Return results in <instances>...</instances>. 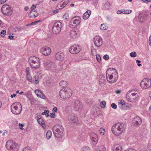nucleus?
Wrapping results in <instances>:
<instances>
[{"label":"nucleus","mask_w":151,"mask_h":151,"mask_svg":"<svg viewBox=\"0 0 151 151\" xmlns=\"http://www.w3.org/2000/svg\"><path fill=\"white\" fill-rule=\"evenodd\" d=\"M68 121L73 123H76L78 121V118L77 116L74 113H70L68 116Z\"/></svg>","instance_id":"9b49d317"},{"label":"nucleus","mask_w":151,"mask_h":151,"mask_svg":"<svg viewBox=\"0 0 151 151\" xmlns=\"http://www.w3.org/2000/svg\"><path fill=\"white\" fill-rule=\"evenodd\" d=\"M35 93L37 96L38 97L39 96V94L41 93V91L39 89H36L35 90Z\"/></svg>","instance_id":"37998d69"},{"label":"nucleus","mask_w":151,"mask_h":151,"mask_svg":"<svg viewBox=\"0 0 151 151\" xmlns=\"http://www.w3.org/2000/svg\"><path fill=\"white\" fill-rule=\"evenodd\" d=\"M51 52V49L49 47H46L43 49L42 53L44 55H47L50 53Z\"/></svg>","instance_id":"5701e85b"},{"label":"nucleus","mask_w":151,"mask_h":151,"mask_svg":"<svg viewBox=\"0 0 151 151\" xmlns=\"http://www.w3.org/2000/svg\"><path fill=\"white\" fill-rule=\"evenodd\" d=\"M120 104H121L122 106L124 105H125L124 101H123L122 100H121V102L120 103Z\"/></svg>","instance_id":"69168bd1"},{"label":"nucleus","mask_w":151,"mask_h":151,"mask_svg":"<svg viewBox=\"0 0 151 151\" xmlns=\"http://www.w3.org/2000/svg\"><path fill=\"white\" fill-rule=\"evenodd\" d=\"M36 7V6L35 5H33L31 8V11H33Z\"/></svg>","instance_id":"e2e57ef3"},{"label":"nucleus","mask_w":151,"mask_h":151,"mask_svg":"<svg viewBox=\"0 0 151 151\" xmlns=\"http://www.w3.org/2000/svg\"><path fill=\"white\" fill-rule=\"evenodd\" d=\"M104 9H109L110 8V4L108 2H106L104 4Z\"/></svg>","instance_id":"473e14b6"},{"label":"nucleus","mask_w":151,"mask_h":151,"mask_svg":"<svg viewBox=\"0 0 151 151\" xmlns=\"http://www.w3.org/2000/svg\"><path fill=\"white\" fill-rule=\"evenodd\" d=\"M11 111L14 114L18 115L21 112L22 107L20 103L17 102L13 103L11 106Z\"/></svg>","instance_id":"7ed1b4c3"},{"label":"nucleus","mask_w":151,"mask_h":151,"mask_svg":"<svg viewBox=\"0 0 151 151\" xmlns=\"http://www.w3.org/2000/svg\"><path fill=\"white\" fill-rule=\"evenodd\" d=\"M142 122V119L139 117L136 116L132 119V124L134 126L137 127L141 124Z\"/></svg>","instance_id":"f8f14e48"},{"label":"nucleus","mask_w":151,"mask_h":151,"mask_svg":"<svg viewBox=\"0 0 151 151\" xmlns=\"http://www.w3.org/2000/svg\"><path fill=\"white\" fill-rule=\"evenodd\" d=\"M27 79L30 82L33 83L35 81L36 84H38L39 82L38 81V77L37 76H33V78L30 77V76H27Z\"/></svg>","instance_id":"2eb2a0df"},{"label":"nucleus","mask_w":151,"mask_h":151,"mask_svg":"<svg viewBox=\"0 0 151 151\" xmlns=\"http://www.w3.org/2000/svg\"><path fill=\"white\" fill-rule=\"evenodd\" d=\"M142 18L145 20H146L149 17V14L147 13H145L141 16Z\"/></svg>","instance_id":"72a5a7b5"},{"label":"nucleus","mask_w":151,"mask_h":151,"mask_svg":"<svg viewBox=\"0 0 151 151\" xmlns=\"http://www.w3.org/2000/svg\"><path fill=\"white\" fill-rule=\"evenodd\" d=\"M100 29L102 30H104L106 29V27L105 24H103L101 25Z\"/></svg>","instance_id":"a19ab883"},{"label":"nucleus","mask_w":151,"mask_h":151,"mask_svg":"<svg viewBox=\"0 0 151 151\" xmlns=\"http://www.w3.org/2000/svg\"><path fill=\"white\" fill-rule=\"evenodd\" d=\"M99 81L100 84H104L105 82V78L104 76L101 75L99 78Z\"/></svg>","instance_id":"a878e982"},{"label":"nucleus","mask_w":151,"mask_h":151,"mask_svg":"<svg viewBox=\"0 0 151 151\" xmlns=\"http://www.w3.org/2000/svg\"><path fill=\"white\" fill-rule=\"evenodd\" d=\"M132 12V10H123L122 13H123V14H128L131 13Z\"/></svg>","instance_id":"58836bf2"},{"label":"nucleus","mask_w":151,"mask_h":151,"mask_svg":"<svg viewBox=\"0 0 151 151\" xmlns=\"http://www.w3.org/2000/svg\"><path fill=\"white\" fill-rule=\"evenodd\" d=\"M103 58L105 60H107L109 59V56L108 55L106 54L104 56Z\"/></svg>","instance_id":"864d4df0"},{"label":"nucleus","mask_w":151,"mask_h":151,"mask_svg":"<svg viewBox=\"0 0 151 151\" xmlns=\"http://www.w3.org/2000/svg\"><path fill=\"white\" fill-rule=\"evenodd\" d=\"M52 136V132L50 131H48L46 133L47 138V139H49Z\"/></svg>","instance_id":"c9c22d12"},{"label":"nucleus","mask_w":151,"mask_h":151,"mask_svg":"<svg viewBox=\"0 0 151 151\" xmlns=\"http://www.w3.org/2000/svg\"><path fill=\"white\" fill-rule=\"evenodd\" d=\"M37 121L38 123L41 125V126L43 128H45V126L44 121L41 118H38Z\"/></svg>","instance_id":"c85d7f7f"},{"label":"nucleus","mask_w":151,"mask_h":151,"mask_svg":"<svg viewBox=\"0 0 151 151\" xmlns=\"http://www.w3.org/2000/svg\"><path fill=\"white\" fill-rule=\"evenodd\" d=\"M29 67H27L26 68V71H27V76H29Z\"/></svg>","instance_id":"052dcab7"},{"label":"nucleus","mask_w":151,"mask_h":151,"mask_svg":"<svg viewBox=\"0 0 151 151\" xmlns=\"http://www.w3.org/2000/svg\"><path fill=\"white\" fill-rule=\"evenodd\" d=\"M96 55V58L98 62H99L101 60V58L100 55L99 54H97Z\"/></svg>","instance_id":"de8ad7c7"},{"label":"nucleus","mask_w":151,"mask_h":151,"mask_svg":"<svg viewBox=\"0 0 151 151\" xmlns=\"http://www.w3.org/2000/svg\"><path fill=\"white\" fill-rule=\"evenodd\" d=\"M19 127H20V129H21L22 130H23L24 129V128H23L24 125L22 124L19 123Z\"/></svg>","instance_id":"13d9d810"},{"label":"nucleus","mask_w":151,"mask_h":151,"mask_svg":"<svg viewBox=\"0 0 151 151\" xmlns=\"http://www.w3.org/2000/svg\"><path fill=\"white\" fill-rule=\"evenodd\" d=\"M126 127L125 125L123 123H117L114 124L111 128L113 133L115 135H119L123 131Z\"/></svg>","instance_id":"f257e3e1"},{"label":"nucleus","mask_w":151,"mask_h":151,"mask_svg":"<svg viewBox=\"0 0 151 151\" xmlns=\"http://www.w3.org/2000/svg\"><path fill=\"white\" fill-rule=\"evenodd\" d=\"M81 49L80 47H79L78 45H75L69 48V51L71 54H76L78 53Z\"/></svg>","instance_id":"9d476101"},{"label":"nucleus","mask_w":151,"mask_h":151,"mask_svg":"<svg viewBox=\"0 0 151 151\" xmlns=\"http://www.w3.org/2000/svg\"><path fill=\"white\" fill-rule=\"evenodd\" d=\"M81 103L78 100H76L75 102L74 109L75 111H78L82 108Z\"/></svg>","instance_id":"6ab92c4d"},{"label":"nucleus","mask_w":151,"mask_h":151,"mask_svg":"<svg viewBox=\"0 0 151 151\" xmlns=\"http://www.w3.org/2000/svg\"><path fill=\"white\" fill-rule=\"evenodd\" d=\"M35 12L36 11H31L29 14V16L30 18H35L37 16V13H35Z\"/></svg>","instance_id":"cd10ccee"},{"label":"nucleus","mask_w":151,"mask_h":151,"mask_svg":"<svg viewBox=\"0 0 151 151\" xmlns=\"http://www.w3.org/2000/svg\"><path fill=\"white\" fill-rule=\"evenodd\" d=\"M80 17L78 16L75 17L73 18L70 22L69 26L72 28H74L80 23Z\"/></svg>","instance_id":"1a4fd4ad"},{"label":"nucleus","mask_w":151,"mask_h":151,"mask_svg":"<svg viewBox=\"0 0 151 151\" xmlns=\"http://www.w3.org/2000/svg\"><path fill=\"white\" fill-rule=\"evenodd\" d=\"M12 8L10 7L9 8V9H8V10H5V11L2 12L4 14V15L8 16H10L12 14Z\"/></svg>","instance_id":"b1692460"},{"label":"nucleus","mask_w":151,"mask_h":151,"mask_svg":"<svg viewBox=\"0 0 151 151\" xmlns=\"http://www.w3.org/2000/svg\"><path fill=\"white\" fill-rule=\"evenodd\" d=\"M132 91H133V90L129 91L127 93L126 98L128 101L130 102L136 101L138 99L137 93H133L130 94Z\"/></svg>","instance_id":"39448f33"},{"label":"nucleus","mask_w":151,"mask_h":151,"mask_svg":"<svg viewBox=\"0 0 151 151\" xmlns=\"http://www.w3.org/2000/svg\"><path fill=\"white\" fill-rule=\"evenodd\" d=\"M92 143L95 146L97 144L98 141V138L96 134L95 133H92L91 135Z\"/></svg>","instance_id":"aec40b11"},{"label":"nucleus","mask_w":151,"mask_h":151,"mask_svg":"<svg viewBox=\"0 0 151 151\" xmlns=\"http://www.w3.org/2000/svg\"><path fill=\"white\" fill-rule=\"evenodd\" d=\"M47 65L50 68L54 67L55 65V63L52 61H49L47 62Z\"/></svg>","instance_id":"f704fd0d"},{"label":"nucleus","mask_w":151,"mask_h":151,"mask_svg":"<svg viewBox=\"0 0 151 151\" xmlns=\"http://www.w3.org/2000/svg\"><path fill=\"white\" fill-rule=\"evenodd\" d=\"M143 19L142 18V16H140L139 17V21L140 22H143Z\"/></svg>","instance_id":"4d7b16f0"},{"label":"nucleus","mask_w":151,"mask_h":151,"mask_svg":"<svg viewBox=\"0 0 151 151\" xmlns=\"http://www.w3.org/2000/svg\"><path fill=\"white\" fill-rule=\"evenodd\" d=\"M30 66L31 67L35 69H37L39 68L40 66V62H39V65H38V67H37V64H35V63H30Z\"/></svg>","instance_id":"c756f323"},{"label":"nucleus","mask_w":151,"mask_h":151,"mask_svg":"<svg viewBox=\"0 0 151 151\" xmlns=\"http://www.w3.org/2000/svg\"><path fill=\"white\" fill-rule=\"evenodd\" d=\"M105 150V148L104 145H100L98 146L96 148L97 151H104Z\"/></svg>","instance_id":"7c9ffc66"},{"label":"nucleus","mask_w":151,"mask_h":151,"mask_svg":"<svg viewBox=\"0 0 151 151\" xmlns=\"http://www.w3.org/2000/svg\"><path fill=\"white\" fill-rule=\"evenodd\" d=\"M22 151H31L29 147H26L24 148Z\"/></svg>","instance_id":"5fc2aeb1"},{"label":"nucleus","mask_w":151,"mask_h":151,"mask_svg":"<svg viewBox=\"0 0 151 151\" xmlns=\"http://www.w3.org/2000/svg\"><path fill=\"white\" fill-rule=\"evenodd\" d=\"M6 147L8 149L11 150H14L15 151H17L19 149L18 145L13 141L9 140L6 142Z\"/></svg>","instance_id":"423d86ee"},{"label":"nucleus","mask_w":151,"mask_h":151,"mask_svg":"<svg viewBox=\"0 0 151 151\" xmlns=\"http://www.w3.org/2000/svg\"><path fill=\"white\" fill-rule=\"evenodd\" d=\"M111 107L114 109H116L117 107V105L114 103H113L111 105Z\"/></svg>","instance_id":"3c124183"},{"label":"nucleus","mask_w":151,"mask_h":151,"mask_svg":"<svg viewBox=\"0 0 151 151\" xmlns=\"http://www.w3.org/2000/svg\"><path fill=\"white\" fill-rule=\"evenodd\" d=\"M64 57V55L63 53L61 52H58L55 55V58L58 60H63Z\"/></svg>","instance_id":"a211bd4d"},{"label":"nucleus","mask_w":151,"mask_h":151,"mask_svg":"<svg viewBox=\"0 0 151 151\" xmlns=\"http://www.w3.org/2000/svg\"><path fill=\"white\" fill-rule=\"evenodd\" d=\"M95 45L98 47H100L102 44V40L99 37L96 36L93 39Z\"/></svg>","instance_id":"ddd939ff"},{"label":"nucleus","mask_w":151,"mask_h":151,"mask_svg":"<svg viewBox=\"0 0 151 151\" xmlns=\"http://www.w3.org/2000/svg\"><path fill=\"white\" fill-rule=\"evenodd\" d=\"M45 111L46 112V114H45V115L47 117H48L49 116V111L48 110H45Z\"/></svg>","instance_id":"bf43d9fd"},{"label":"nucleus","mask_w":151,"mask_h":151,"mask_svg":"<svg viewBox=\"0 0 151 151\" xmlns=\"http://www.w3.org/2000/svg\"><path fill=\"white\" fill-rule=\"evenodd\" d=\"M9 5H7V4H5L3 5L1 9V10L2 12H3V11H5L6 9V8H7V7H9Z\"/></svg>","instance_id":"4c0bfd02"},{"label":"nucleus","mask_w":151,"mask_h":151,"mask_svg":"<svg viewBox=\"0 0 151 151\" xmlns=\"http://www.w3.org/2000/svg\"><path fill=\"white\" fill-rule=\"evenodd\" d=\"M91 14V11L89 10H87L83 15V18L84 19H87L89 17Z\"/></svg>","instance_id":"393cba45"},{"label":"nucleus","mask_w":151,"mask_h":151,"mask_svg":"<svg viewBox=\"0 0 151 151\" xmlns=\"http://www.w3.org/2000/svg\"><path fill=\"white\" fill-rule=\"evenodd\" d=\"M6 31L5 30H2L1 32V35L2 36H4L6 34Z\"/></svg>","instance_id":"8fccbe9b"},{"label":"nucleus","mask_w":151,"mask_h":151,"mask_svg":"<svg viewBox=\"0 0 151 151\" xmlns=\"http://www.w3.org/2000/svg\"><path fill=\"white\" fill-rule=\"evenodd\" d=\"M39 97L42 98L43 99H45L46 98V97L45 95V94L41 91V93H40V94H39Z\"/></svg>","instance_id":"ea45409f"},{"label":"nucleus","mask_w":151,"mask_h":151,"mask_svg":"<svg viewBox=\"0 0 151 151\" xmlns=\"http://www.w3.org/2000/svg\"><path fill=\"white\" fill-rule=\"evenodd\" d=\"M72 91L68 88H64L60 91V97L63 99H67L70 97L72 95Z\"/></svg>","instance_id":"20e7f679"},{"label":"nucleus","mask_w":151,"mask_h":151,"mask_svg":"<svg viewBox=\"0 0 151 151\" xmlns=\"http://www.w3.org/2000/svg\"><path fill=\"white\" fill-rule=\"evenodd\" d=\"M50 116L51 118H55V114L54 113H52L50 114Z\"/></svg>","instance_id":"6e6d98bb"},{"label":"nucleus","mask_w":151,"mask_h":151,"mask_svg":"<svg viewBox=\"0 0 151 151\" xmlns=\"http://www.w3.org/2000/svg\"><path fill=\"white\" fill-rule=\"evenodd\" d=\"M111 72L112 75L114 76L113 80H114L111 81H110V82H115L117 80L118 78V73L116 71V70L115 69H111Z\"/></svg>","instance_id":"f3484780"},{"label":"nucleus","mask_w":151,"mask_h":151,"mask_svg":"<svg viewBox=\"0 0 151 151\" xmlns=\"http://www.w3.org/2000/svg\"><path fill=\"white\" fill-rule=\"evenodd\" d=\"M60 85L62 87H65L67 85V83L66 81H62L60 82Z\"/></svg>","instance_id":"2f4dec72"},{"label":"nucleus","mask_w":151,"mask_h":151,"mask_svg":"<svg viewBox=\"0 0 151 151\" xmlns=\"http://www.w3.org/2000/svg\"><path fill=\"white\" fill-rule=\"evenodd\" d=\"M57 110H58L57 108L56 107H54L53 108L52 111H55V112H56L57 111Z\"/></svg>","instance_id":"338daca9"},{"label":"nucleus","mask_w":151,"mask_h":151,"mask_svg":"<svg viewBox=\"0 0 151 151\" xmlns=\"http://www.w3.org/2000/svg\"><path fill=\"white\" fill-rule=\"evenodd\" d=\"M69 18V15L67 13L65 14L63 16V18L65 20H67Z\"/></svg>","instance_id":"c03bdc74"},{"label":"nucleus","mask_w":151,"mask_h":151,"mask_svg":"<svg viewBox=\"0 0 151 151\" xmlns=\"http://www.w3.org/2000/svg\"><path fill=\"white\" fill-rule=\"evenodd\" d=\"M91 52L92 55L93 56H95L97 55L96 53V50L94 49H91Z\"/></svg>","instance_id":"49530a36"},{"label":"nucleus","mask_w":151,"mask_h":151,"mask_svg":"<svg viewBox=\"0 0 151 151\" xmlns=\"http://www.w3.org/2000/svg\"><path fill=\"white\" fill-rule=\"evenodd\" d=\"M14 37V36H13L12 35H9L8 36L10 40L13 39V38Z\"/></svg>","instance_id":"774afa93"},{"label":"nucleus","mask_w":151,"mask_h":151,"mask_svg":"<svg viewBox=\"0 0 151 151\" xmlns=\"http://www.w3.org/2000/svg\"><path fill=\"white\" fill-rule=\"evenodd\" d=\"M41 21V20H39L38 21H36L35 22H31V23L28 24V25H34L36 23H37Z\"/></svg>","instance_id":"09e8293b"},{"label":"nucleus","mask_w":151,"mask_h":151,"mask_svg":"<svg viewBox=\"0 0 151 151\" xmlns=\"http://www.w3.org/2000/svg\"><path fill=\"white\" fill-rule=\"evenodd\" d=\"M132 107V106L131 104H128L126 106V109H129Z\"/></svg>","instance_id":"603ef678"},{"label":"nucleus","mask_w":151,"mask_h":151,"mask_svg":"<svg viewBox=\"0 0 151 151\" xmlns=\"http://www.w3.org/2000/svg\"><path fill=\"white\" fill-rule=\"evenodd\" d=\"M135 150L132 148H130L127 150H125V151H133Z\"/></svg>","instance_id":"0e129e2a"},{"label":"nucleus","mask_w":151,"mask_h":151,"mask_svg":"<svg viewBox=\"0 0 151 151\" xmlns=\"http://www.w3.org/2000/svg\"><path fill=\"white\" fill-rule=\"evenodd\" d=\"M113 151H121L122 147L119 145H115L113 148Z\"/></svg>","instance_id":"bb28decb"},{"label":"nucleus","mask_w":151,"mask_h":151,"mask_svg":"<svg viewBox=\"0 0 151 151\" xmlns=\"http://www.w3.org/2000/svg\"><path fill=\"white\" fill-rule=\"evenodd\" d=\"M81 151H91V150L88 147H84L81 149Z\"/></svg>","instance_id":"e433bc0d"},{"label":"nucleus","mask_w":151,"mask_h":151,"mask_svg":"<svg viewBox=\"0 0 151 151\" xmlns=\"http://www.w3.org/2000/svg\"><path fill=\"white\" fill-rule=\"evenodd\" d=\"M130 55L132 57H135L137 56V54L135 52H133L130 54Z\"/></svg>","instance_id":"a18cd8bd"},{"label":"nucleus","mask_w":151,"mask_h":151,"mask_svg":"<svg viewBox=\"0 0 151 151\" xmlns=\"http://www.w3.org/2000/svg\"><path fill=\"white\" fill-rule=\"evenodd\" d=\"M141 87L145 89L150 87L151 86V80L148 78L143 79L140 83Z\"/></svg>","instance_id":"6e6552de"},{"label":"nucleus","mask_w":151,"mask_h":151,"mask_svg":"<svg viewBox=\"0 0 151 151\" xmlns=\"http://www.w3.org/2000/svg\"><path fill=\"white\" fill-rule=\"evenodd\" d=\"M123 10H120L117 11L116 12V13L118 14H121L122 13Z\"/></svg>","instance_id":"680f3d73"},{"label":"nucleus","mask_w":151,"mask_h":151,"mask_svg":"<svg viewBox=\"0 0 151 151\" xmlns=\"http://www.w3.org/2000/svg\"><path fill=\"white\" fill-rule=\"evenodd\" d=\"M106 102L105 101H103L100 102L101 106V107L104 108L106 106Z\"/></svg>","instance_id":"79ce46f5"},{"label":"nucleus","mask_w":151,"mask_h":151,"mask_svg":"<svg viewBox=\"0 0 151 151\" xmlns=\"http://www.w3.org/2000/svg\"><path fill=\"white\" fill-rule=\"evenodd\" d=\"M111 71V68H110L108 69L106 71V76L107 80L108 81H109L108 78H109V80H111L114 78V76L112 75L111 72H109Z\"/></svg>","instance_id":"4be33fe9"},{"label":"nucleus","mask_w":151,"mask_h":151,"mask_svg":"<svg viewBox=\"0 0 151 151\" xmlns=\"http://www.w3.org/2000/svg\"><path fill=\"white\" fill-rule=\"evenodd\" d=\"M52 131L55 137L57 138H60L64 135L63 128L60 125L57 124L54 126L53 127Z\"/></svg>","instance_id":"f03ea898"},{"label":"nucleus","mask_w":151,"mask_h":151,"mask_svg":"<svg viewBox=\"0 0 151 151\" xmlns=\"http://www.w3.org/2000/svg\"><path fill=\"white\" fill-rule=\"evenodd\" d=\"M79 33L77 31L72 30L71 31L70 35L71 37L74 39L77 38L79 36Z\"/></svg>","instance_id":"dca6fc26"},{"label":"nucleus","mask_w":151,"mask_h":151,"mask_svg":"<svg viewBox=\"0 0 151 151\" xmlns=\"http://www.w3.org/2000/svg\"><path fill=\"white\" fill-rule=\"evenodd\" d=\"M40 60L39 58L34 56H30L29 59V63H35V64H36L38 65H39V62H40Z\"/></svg>","instance_id":"4468645a"},{"label":"nucleus","mask_w":151,"mask_h":151,"mask_svg":"<svg viewBox=\"0 0 151 151\" xmlns=\"http://www.w3.org/2000/svg\"><path fill=\"white\" fill-rule=\"evenodd\" d=\"M62 23L60 22H57L53 24L52 27L53 33L55 34H59L61 31Z\"/></svg>","instance_id":"0eeeda50"},{"label":"nucleus","mask_w":151,"mask_h":151,"mask_svg":"<svg viewBox=\"0 0 151 151\" xmlns=\"http://www.w3.org/2000/svg\"><path fill=\"white\" fill-rule=\"evenodd\" d=\"M69 1V0H63L58 5L59 9H62L65 7L68 4Z\"/></svg>","instance_id":"412c9836"}]
</instances>
